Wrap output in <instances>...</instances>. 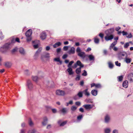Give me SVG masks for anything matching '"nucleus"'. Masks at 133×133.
<instances>
[{
    "label": "nucleus",
    "mask_w": 133,
    "mask_h": 133,
    "mask_svg": "<svg viewBox=\"0 0 133 133\" xmlns=\"http://www.w3.org/2000/svg\"><path fill=\"white\" fill-rule=\"evenodd\" d=\"M56 92L57 95L61 96H64L66 94L64 91L60 90H57Z\"/></svg>",
    "instance_id": "nucleus-5"
},
{
    "label": "nucleus",
    "mask_w": 133,
    "mask_h": 133,
    "mask_svg": "<svg viewBox=\"0 0 133 133\" xmlns=\"http://www.w3.org/2000/svg\"><path fill=\"white\" fill-rule=\"evenodd\" d=\"M67 69V71L69 72V75H72L73 74L72 70L71 67H68Z\"/></svg>",
    "instance_id": "nucleus-21"
},
{
    "label": "nucleus",
    "mask_w": 133,
    "mask_h": 133,
    "mask_svg": "<svg viewBox=\"0 0 133 133\" xmlns=\"http://www.w3.org/2000/svg\"><path fill=\"white\" fill-rule=\"evenodd\" d=\"M25 74L27 75H28L29 74V70H25Z\"/></svg>",
    "instance_id": "nucleus-53"
},
{
    "label": "nucleus",
    "mask_w": 133,
    "mask_h": 133,
    "mask_svg": "<svg viewBox=\"0 0 133 133\" xmlns=\"http://www.w3.org/2000/svg\"><path fill=\"white\" fill-rule=\"evenodd\" d=\"M54 61L56 62H59L60 64H62V62L60 60L59 58H55L54 59Z\"/></svg>",
    "instance_id": "nucleus-30"
},
{
    "label": "nucleus",
    "mask_w": 133,
    "mask_h": 133,
    "mask_svg": "<svg viewBox=\"0 0 133 133\" xmlns=\"http://www.w3.org/2000/svg\"><path fill=\"white\" fill-rule=\"evenodd\" d=\"M66 123V121L62 122V123H61L60 124V126H63L65 125Z\"/></svg>",
    "instance_id": "nucleus-44"
},
{
    "label": "nucleus",
    "mask_w": 133,
    "mask_h": 133,
    "mask_svg": "<svg viewBox=\"0 0 133 133\" xmlns=\"http://www.w3.org/2000/svg\"><path fill=\"white\" fill-rule=\"evenodd\" d=\"M68 55L66 54H64L62 57L63 59H65L68 57Z\"/></svg>",
    "instance_id": "nucleus-52"
},
{
    "label": "nucleus",
    "mask_w": 133,
    "mask_h": 133,
    "mask_svg": "<svg viewBox=\"0 0 133 133\" xmlns=\"http://www.w3.org/2000/svg\"><path fill=\"white\" fill-rule=\"evenodd\" d=\"M99 39L98 38L97 36L94 38V42L96 44H98L99 43Z\"/></svg>",
    "instance_id": "nucleus-25"
},
{
    "label": "nucleus",
    "mask_w": 133,
    "mask_h": 133,
    "mask_svg": "<svg viewBox=\"0 0 133 133\" xmlns=\"http://www.w3.org/2000/svg\"><path fill=\"white\" fill-rule=\"evenodd\" d=\"M12 65L11 62H6L5 63V66L8 68H9Z\"/></svg>",
    "instance_id": "nucleus-16"
},
{
    "label": "nucleus",
    "mask_w": 133,
    "mask_h": 133,
    "mask_svg": "<svg viewBox=\"0 0 133 133\" xmlns=\"http://www.w3.org/2000/svg\"><path fill=\"white\" fill-rule=\"evenodd\" d=\"M83 116L82 115H80L77 117V119L78 120L80 121L82 118Z\"/></svg>",
    "instance_id": "nucleus-35"
},
{
    "label": "nucleus",
    "mask_w": 133,
    "mask_h": 133,
    "mask_svg": "<svg viewBox=\"0 0 133 133\" xmlns=\"http://www.w3.org/2000/svg\"><path fill=\"white\" fill-rule=\"evenodd\" d=\"M44 57L45 58H49L50 57L49 54L48 53H44Z\"/></svg>",
    "instance_id": "nucleus-38"
},
{
    "label": "nucleus",
    "mask_w": 133,
    "mask_h": 133,
    "mask_svg": "<svg viewBox=\"0 0 133 133\" xmlns=\"http://www.w3.org/2000/svg\"><path fill=\"white\" fill-rule=\"evenodd\" d=\"M84 72L82 74V75L84 76H87V71L85 70H84Z\"/></svg>",
    "instance_id": "nucleus-43"
},
{
    "label": "nucleus",
    "mask_w": 133,
    "mask_h": 133,
    "mask_svg": "<svg viewBox=\"0 0 133 133\" xmlns=\"http://www.w3.org/2000/svg\"><path fill=\"white\" fill-rule=\"evenodd\" d=\"M83 92L80 91L77 94V95L79 97H83Z\"/></svg>",
    "instance_id": "nucleus-33"
},
{
    "label": "nucleus",
    "mask_w": 133,
    "mask_h": 133,
    "mask_svg": "<svg viewBox=\"0 0 133 133\" xmlns=\"http://www.w3.org/2000/svg\"><path fill=\"white\" fill-rule=\"evenodd\" d=\"M122 33V34L123 36L124 35H127L128 34V33L127 32H125L124 31H123Z\"/></svg>",
    "instance_id": "nucleus-58"
},
{
    "label": "nucleus",
    "mask_w": 133,
    "mask_h": 133,
    "mask_svg": "<svg viewBox=\"0 0 133 133\" xmlns=\"http://www.w3.org/2000/svg\"><path fill=\"white\" fill-rule=\"evenodd\" d=\"M118 81V82H121L122 81L123 78V76L121 75V76H118L117 77Z\"/></svg>",
    "instance_id": "nucleus-29"
},
{
    "label": "nucleus",
    "mask_w": 133,
    "mask_h": 133,
    "mask_svg": "<svg viewBox=\"0 0 133 133\" xmlns=\"http://www.w3.org/2000/svg\"><path fill=\"white\" fill-rule=\"evenodd\" d=\"M129 46V43L127 42L124 44V47L125 48H128Z\"/></svg>",
    "instance_id": "nucleus-42"
},
{
    "label": "nucleus",
    "mask_w": 133,
    "mask_h": 133,
    "mask_svg": "<svg viewBox=\"0 0 133 133\" xmlns=\"http://www.w3.org/2000/svg\"><path fill=\"white\" fill-rule=\"evenodd\" d=\"M27 86L29 90H31L33 88V85L31 80L29 79L27 81Z\"/></svg>",
    "instance_id": "nucleus-4"
},
{
    "label": "nucleus",
    "mask_w": 133,
    "mask_h": 133,
    "mask_svg": "<svg viewBox=\"0 0 133 133\" xmlns=\"http://www.w3.org/2000/svg\"><path fill=\"white\" fill-rule=\"evenodd\" d=\"M80 76L79 75H78L77 76V77L75 78V79L76 81H79L80 79Z\"/></svg>",
    "instance_id": "nucleus-49"
},
{
    "label": "nucleus",
    "mask_w": 133,
    "mask_h": 133,
    "mask_svg": "<svg viewBox=\"0 0 133 133\" xmlns=\"http://www.w3.org/2000/svg\"><path fill=\"white\" fill-rule=\"evenodd\" d=\"M128 57V54L125 52L124 51L118 54V58L120 60L125 59Z\"/></svg>",
    "instance_id": "nucleus-2"
},
{
    "label": "nucleus",
    "mask_w": 133,
    "mask_h": 133,
    "mask_svg": "<svg viewBox=\"0 0 133 133\" xmlns=\"http://www.w3.org/2000/svg\"><path fill=\"white\" fill-rule=\"evenodd\" d=\"M87 57H88L90 61H93L95 60V57L92 54L88 55V56Z\"/></svg>",
    "instance_id": "nucleus-17"
},
{
    "label": "nucleus",
    "mask_w": 133,
    "mask_h": 133,
    "mask_svg": "<svg viewBox=\"0 0 133 133\" xmlns=\"http://www.w3.org/2000/svg\"><path fill=\"white\" fill-rule=\"evenodd\" d=\"M32 34V31L31 29H29L26 32L25 35L27 37V41H30L31 40V35Z\"/></svg>",
    "instance_id": "nucleus-3"
},
{
    "label": "nucleus",
    "mask_w": 133,
    "mask_h": 133,
    "mask_svg": "<svg viewBox=\"0 0 133 133\" xmlns=\"http://www.w3.org/2000/svg\"><path fill=\"white\" fill-rule=\"evenodd\" d=\"M95 87L96 88H100L101 87V85L100 84H96Z\"/></svg>",
    "instance_id": "nucleus-45"
},
{
    "label": "nucleus",
    "mask_w": 133,
    "mask_h": 133,
    "mask_svg": "<svg viewBox=\"0 0 133 133\" xmlns=\"http://www.w3.org/2000/svg\"><path fill=\"white\" fill-rule=\"evenodd\" d=\"M79 111H80L83 112H84V109L83 108H81L79 109Z\"/></svg>",
    "instance_id": "nucleus-62"
},
{
    "label": "nucleus",
    "mask_w": 133,
    "mask_h": 133,
    "mask_svg": "<svg viewBox=\"0 0 133 133\" xmlns=\"http://www.w3.org/2000/svg\"><path fill=\"white\" fill-rule=\"evenodd\" d=\"M40 79L39 77H38L36 76H32V79L33 80L36 82H37Z\"/></svg>",
    "instance_id": "nucleus-18"
},
{
    "label": "nucleus",
    "mask_w": 133,
    "mask_h": 133,
    "mask_svg": "<svg viewBox=\"0 0 133 133\" xmlns=\"http://www.w3.org/2000/svg\"><path fill=\"white\" fill-rule=\"evenodd\" d=\"M19 51L20 54L24 56L26 54V52L24 48L21 47L19 49Z\"/></svg>",
    "instance_id": "nucleus-10"
},
{
    "label": "nucleus",
    "mask_w": 133,
    "mask_h": 133,
    "mask_svg": "<svg viewBox=\"0 0 133 133\" xmlns=\"http://www.w3.org/2000/svg\"><path fill=\"white\" fill-rule=\"evenodd\" d=\"M33 46L35 48L37 49L38 47V44L34 45H33Z\"/></svg>",
    "instance_id": "nucleus-63"
},
{
    "label": "nucleus",
    "mask_w": 133,
    "mask_h": 133,
    "mask_svg": "<svg viewBox=\"0 0 133 133\" xmlns=\"http://www.w3.org/2000/svg\"><path fill=\"white\" fill-rule=\"evenodd\" d=\"M86 110L90 109L93 107V106L90 104H85L83 106Z\"/></svg>",
    "instance_id": "nucleus-13"
},
{
    "label": "nucleus",
    "mask_w": 133,
    "mask_h": 133,
    "mask_svg": "<svg viewBox=\"0 0 133 133\" xmlns=\"http://www.w3.org/2000/svg\"><path fill=\"white\" fill-rule=\"evenodd\" d=\"M77 66H80L79 67L83 68L84 66L83 64H82L81 62L79 61H77L74 64V68H76Z\"/></svg>",
    "instance_id": "nucleus-7"
},
{
    "label": "nucleus",
    "mask_w": 133,
    "mask_h": 133,
    "mask_svg": "<svg viewBox=\"0 0 133 133\" xmlns=\"http://www.w3.org/2000/svg\"><path fill=\"white\" fill-rule=\"evenodd\" d=\"M67 111L68 110L67 109L65 108H63L60 110V111L64 114H66L67 112Z\"/></svg>",
    "instance_id": "nucleus-24"
},
{
    "label": "nucleus",
    "mask_w": 133,
    "mask_h": 133,
    "mask_svg": "<svg viewBox=\"0 0 133 133\" xmlns=\"http://www.w3.org/2000/svg\"><path fill=\"white\" fill-rule=\"evenodd\" d=\"M78 55L83 59H84L86 57L88 56V55H86L85 52H83L78 53Z\"/></svg>",
    "instance_id": "nucleus-9"
},
{
    "label": "nucleus",
    "mask_w": 133,
    "mask_h": 133,
    "mask_svg": "<svg viewBox=\"0 0 133 133\" xmlns=\"http://www.w3.org/2000/svg\"><path fill=\"white\" fill-rule=\"evenodd\" d=\"M11 43H8L5 44L3 46L1 47L0 51L2 53H5L9 49L11 48Z\"/></svg>",
    "instance_id": "nucleus-1"
},
{
    "label": "nucleus",
    "mask_w": 133,
    "mask_h": 133,
    "mask_svg": "<svg viewBox=\"0 0 133 133\" xmlns=\"http://www.w3.org/2000/svg\"><path fill=\"white\" fill-rule=\"evenodd\" d=\"M61 45V43L59 42H58L54 44L53 45V47L54 48H56L58 47Z\"/></svg>",
    "instance_id": "nucleus-28"
},
{
    "label": "nucleus",
    "mask_w": 133,
    "mask_h": 133,
    "mask_svg": "<svg viewBox=\"0 0 133 133\" xmlns=\"http://www.w3.org/2000/svg\"><path fill=\"white\" fill-rule=\"evenodd\" d=\"M20 133H25V130L24 129H21Z\"/></svg>",
    "instance_id": "nucleus-64"
},
{
    "label": "nucleus",
    "mask_w": 133,
    "mask_h": 133,
    "mask_svg": "<svg viewBox=\"0 0 133 133\" xmlns=\"http://www.w3.org/2000/svg\"><path fill=\"white\" fill-rule=\"evenodd\" d=\"M91 94L94 96H96L97 94V91L95 90H93L91 91Z\"/></svg>",
    "instance_id": "nucleus-26"
},
{
    "label": "nucleus",
    "mask_w": 133,
    "mask_h": 133,
    "mask_svg": "<svg viewBox=\"0 0 133 133\" xmlns=\"http://www.w3.org/2000/svg\"><path fill=\"white\" fill-rule=\"evenodd\" d=\"M99 36L101 37L102 39H103L104 37V34L101 33H100L98 35Z\"/></svg>",
    "instance_id": "nucleus-50"
},
{
    "label": "nucleus",
    "mask_w": 133,
    "mask_h": 133,
    "mask_svg": "<svg viewBox=\"0 0 133 133\" xmlns=\"http://www.w3.org/2000/svg\"><path fill=\"white\" fill-rule=\"evenodd\" d=\"M17 50V48H15L13 49L12 51V53H14Z\"/></svg>",
    "instance_id": "nucleus-55"
},
{
    "label": "nucleus",
    "mask_w": 133,
    "mask_h": 133,
    "mask_svg": "<svg viewBox=\"0 0 133 133\" xmlns=\"http://www.w3.org/2000/svg\"><path fill=\"white\" fill-rule=\"evenodd\" d=\"M109 67L110 69H112L113 68L114 65L111 62H109L108 63Z\"/></svg>",
    "instance_id": "nucleus-34"
},
{
    "label": "nucleus",
    "mask_w": 133,
    "mask_h": 133,
    "mask_svg": "<svg viewBox=\"0 0 133 133\" xmlns=\"http://www.w3.org/2000/svg\"><path fill=\"white\" fill-rule=\"evenodd\" d=\"M42 49V48H40L38 49L37 51L36 52H38L39 53H40V52L41 51Z\"/></svg>",
    "instance_id": "nucleus-56"
},
{
    "label": "nucleus",
    "mask_w": 133,
    "mask_h": 133,
    "mask_svg": "<svg viewBox=\"0 0 133 133\" xmlns=\"http://www.w3.org/2000/svg\"><path fill=\"white\" fill-rule=\"evenodd\" d=\"M39 54V53L36 52L34 56V58L35 59H37L38 56Z\"/></svg>",
    "instance_id": "nucleus-36"
},
{
    "label": "nucleus",
    "mask_w": 133,
    "mask_h": 133,
    "mask_svg": "<svg viewBox=\"0 0 133 133\" xmlns=\"http://www.w3.org/2000/svg\"><path fill=\"white\" fill-rule=\"evenodd\" d=\"M81 104V103L79 102H75V104L78 106L80 105Z\"/></svg>",
    "instance_id": "nucleus-61"
},
{
    "label": "nucleus",
    "mask_w": 133,
    "mask_h": 133,
    "mask_svg": "<svg viewBox=\"0 0 133 133\" xmlns=\"http://www.w3.org/2000/svg\"><path fill=\"white\" fill-rule=\"evenodd\" d=\"M4 36L3 35L2 32H0V39H2L4 38Z\"/></svg>",
    "instance_id": "nucleus-41"
},
{
    "label": "nucleus",
    "mask_w": 133,
    "mask_h": 133,
    "mask_svg": "<svg viewBox=\"0 0 133 133\" xmlns=\"http://www.w3.org/2000/svg\"><path fill=\"white\" fill-rule=\"evenodd\" d=\"M110 118L108 115H106L105 117V122L106 123H108L109 121Z\"/></svg>",
    "instance_id": "nucleus-22"
},
{
    "label": "nucleus",
    "mask_w": 133,
    "mask_h": 133,
    "mask_svg": "<svg viewBox=\"0 0 133 133\" xmlns=\"http://www.w3.org/2000/svg\"><path fill=\"white\" fill-rule=\"evenodd\" d=\"M127 77L128 80L130 81V82H133V73H130L128 74Z\"/></svg>",
    "instance_id": "nucleus-8"
},
{
    "label": "nucleus",
    "mask_w": 133,
    "mask_h": 133,
    "mask_svg": "<svg viewBox=\"0 0 133 133\" xmlns=\"http://www.w3.org/2000/svg\"><path fill=\"white\" fill-rule=\"evenodd\" d=\"M74 61H70L68 65L67 66L68 67H71V66L72 64L74 63Z\"/></svg>",
    "instance_id": "nucleus-40"
},
{
    "label": "nucleus",
    "mask_w": 133,
    "mask_h": 133,
    "mask_svg": "<svg viewBox=\"0 0 133 133\" xmlns=\"http://www.w3.org/2000/svg\"><path fill=\"white\" fill-rule=\"evenodd\" d=\"M128 82L127 80H125L123 82L122 84V86L123 87L127 88L128 87Z\"/></svg>",
    "instance_id": "nucleus-14"
},
{
    "label": "nucleus",
    "mask_w": 133,
    "mask_h": 133,
    "mask_svg": "<svg viewBox=\"0 0 133 133\" xmlns=\"http://www.w3.org/2000/svg\"><path fill=\"white\" fill-rule=\"evenodd\" d=\"M36 132V130L34 129H32L29 130L28 131V133H35Z\"/></svg>",
    "instance_id": "nucleus-39"
},
{
    "label": "nucleus",
    "mask_w": 133,
    "mask_h": 133,
    "mask_svg": "<svg viewBox=\"0 0 133 133\" xmlns=\"http://www.w3.org/2000/svg\"><path fill=\"white\" fill-rule=\"evenodd\" d=\"M77 109V107L75 106H73L71 107V110L72 111H75Z\"/></svg>",
    "instance_id": "nucleus-37"
},
{
    "label": "nucleus",
    "mask_w": 133,
    "mask_h": 133,
    "mask_svg": "<svg viewBox=\"0 0 133 133\" xmlns=\"http://www.w3.org/2000/svg\"><path fill=\"white\" fill-rule=\"evenodd\" d=\"M68 48V46H65L63 48V50L65 51H67Z\"/></svg>",
    "instance_id": "nucleus-54"
},
{
    "label": "nucleus",
    "mask_w": 133,
    "mask_h": 133,
    "mask_svg": "<svg viewBox=\"0 0 133 133\" xmlns=\"http://www.w3.org/2000/svg\"><path fill=\"white\" fill-rule=\"evenodd\" d=\"M52 112L53 113H56L57 112V110L55 109H52Z\"/></svg>",
    "instance_id": "nucleus-60"
},
{
    "label": "nucleus",
    "mask_w": 133,
    "mask_h": 133,
    "mask_svg": "<svg viewBox=\"0 0 133 133\" xmlns=\"http://www.w3.org/2000/svg\"><path fill=\"white\" fill-rule=\"evenodd\" d=\"M48 122V119L46 117L44 118L43 121L42 122V124L43 125H45Z\"/></svg>",
    "instance_id": "nucleus-23"
},
{
    "label": "nucleus",
    "mask_w": 133,
    "mask_h": 133,
    "mask_svg": "<svg viewBox=\"0 0 133 133\" xmlns=\"http://www.w3.org/2000/svg\"><path fill=\"white\" fill-rule=\"evenodd\" d=\"M29 125L30 126H32L33 125V123L31 119H29Z\"/></svg>",
    "instance_id": "nucleus-46"
},
{
    "label": "nucleus",
    "mask_w": 133,
    "mask_h": 133,
    "mask_svg": "<svg viewBox=\"0 0 133 133\" xmlns=\"http://www.w3.org/2000/svg\"><path fill=\"white\" fill-rule=\"evenodd\" d=\"M63 121L62 120L60 119L58 121V124L60 125V124H61V123H62V122Z\"/></svg>",
    "instance_id": "nucleus-59"
},
{
    "label": "nucleus",
    "mask_w": 133,
    "mask_h": 133,
    "mask_svg": "<svg viewBox=\"0 0 133 133\" xmlns=\"http://www.w3.org/2000/svg\"><path fill=\"white\" fill-rule=\"evenodd\" d=\"M125 61L127 64L130 63L131 62V59L130 58H128L127 57L125 58Z\"/></svg>",
    "instance_id": "nucleus-31"
},
{
    "label": "nucleus",
    "mask_w": 133,
    "mask_h": 133,
    "mask_svg": "<svg viewBox=\"0 0 133 133\" xmlns=\"http://www.w3.org/2000/svg\"><path fill=\"white\" fill-rule=\"evenodd\" d=\"M88 89H87L83 91V92L84 95L86 96H89L90 95V94L89 92L88 91Z\"/></svg>",
    "instance_id": "nucleus-20"
},
{
    "label": "nucleus",
    "mask_w": 133,
    "mask_h": 133,
    "mask_svg": "<svg viewBox=\"0 0 133 133\" xmlns=\"http://www.w3.org/2000/svg\"><path fill=\"white\" fill-rule=\"evenodd\" d=\"M113 35H106V36L105 37V39L106 41H108L109 40H111L114 38Z\"/></svg>",
    "instance_id": "nucleus-11"
},
{
    "label": "nucleus",
    "mask_w": 133,
    "mask_h": 133,
    "mask_svg": "<svg viewBox=\"0 0 133 133\" xmlns=\"http://www.w3.org/2000/svg\"><path fill=\"white\" fill-rule=\"evenodd\" d=\"M117 42H114L110 45L109 48L110 50H111L113 48L114 46L116 44Z\"/></svg>",
    "instance_id": "nucleus-27"
},
{
    "label": "nucleus",
    "mask_w": 133,
    "mask_h": 133,
    "mask_svg": "<svg viewBox=\"0 0 133 133\" xmlns=\"http://www.w3.org/2000/svg\"><path fill=\"white\" fill-rule=\"evenodd\" d=\"M112 133H119L118 130L116 129H115L113 130Z\"/></svg>",
    "instance_id": "nucleus-51"
},
{
    "label": "nucleus",
    "mask_w": 133,
    "mask_h": 133,
    "mask_svg": "<svg viewBox=\"0 0 133 133\" xmlns=\"http://www.w3.org/2000/svg\"><path fill=\"white\" fill-rule=\"evenodd\" d=\"M76 51L77 52L79 53V52H81V50L80 48L78 47L77 48L76 50Z\"/></svg>",
    "instance_id": "nucleus-48"
},
{
    "label": "nucleus",
    "mask_w": 133,
    "mask_h": 133,
    "mask_svg": "<svg viewBox=\"0 0 133 133\" xmlns=\"http://www.w3.org/2000/svg\"><path fill=\"white\" fill-rule=\"evenodd\" d=\"M127 37L129 38H130L132 37V35L131 33H130L128 36H126Z\"/></svg>",
    "instance_id": "nucleus-57"
},
{
    "label": "nucleus",
    "mask_w": 133,
    "mask_h": 133,
    "mask_svg": "<svg viewBox=\"0 0 133 133\" xmlns=\"http://www.w3.org/2000/svg\"><path fill=\"white\" fill-rule=\"evenodd\" d=\"M46 37V35L45 32H43L41 35V38L43 40L45 39Z\"/></svg>",
    "instance_id": "nucleus-15"
},
{
    "label": "nucleus",
    "mask_w": 133,
    "mask_h": 133,
    "mask_svg": "<svg viewBox=\"0 0 133 133\" xmlns=\"http://www.w3.org/2000/svg\"><path fill=\"white\" fill-rule=\"evenodd\" d=\"M104 130V133H110L111 131V129L109 128H106Z\"/></svg>",
    "instance_id": "nucleus-19"
},
{
    "label": "nucleus",
    "mask_w": 133,
    "mask_h": 133,
    "mask_svg": "<svg viewBox=\"0 0 133 133\" xmlns=\"http://www.w3.org/2000/svg\"><path fill=\"white\" fill-rule=\"evenodd\" d=\"M81 68L79 67L76 69V72L77 74H79L81 72Z\"/></svg>",
    "instance_id": "nucleus-32"
},
{
    "label": "nucleus",
    "mask_w": 133,
    "mask_h": 133,
    "mask_svg": "<svg viewBox=\"0 0 133 133\" xmlns=\"http://www.w3.org/2000/svg\"><path fill=\"white\" fill-rule=\"evenodd\" d=\"M68 53L69 54H73L75 53V48L73 47H72L68 51Z\"/></svg>",
    "instance_id": "nucleus-12"
},
{
    "label": "nucleus",
    "mask_w": 133,
    "mask_h": 133,
    "mask_svg": "<svg viewBox=\"0 0 133 133\" xmlns=\"http://www.w3.org/2000/svg\"><path fill=\"white\" fill-rule=\"evenodd\" d=\"M115 65L118 66H121V64L120 63H119L118 61H116L115 62Z\"/></svg>",
    "instance_id": "nucleus-47"
},
{
    "label": "nucleus",
    "mask_w": 133,
    "mask_h": 133,
    "mask_svg": "<svg viewBox=\"0 0 133 133\" xmlns=\"http://www.w3.org/2000/svg\"><path fill=\"white\" fill-rule=\"evenodd\" d=\"M114 31V28H112L106 30L105 32L106 35H113L112 34Z\"/></svg>",
    "instance_id": "nucleus-6"
}]
</instances>
